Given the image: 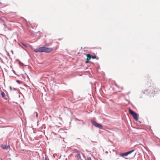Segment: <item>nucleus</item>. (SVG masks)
<instances>
[{"instance_id":"12","label":"nucleus","mask_w":160,"mask_h":160,"mask_svg":"<svg viewBox=\"0 0 160 160\" xmlns=\"http://www.w3.org/2000/svg\"><path fill=\"white\" fill-rule=\"evenodd\" d=\"M88 160H92L90 157H88Z\"/></svg>"},{"instance_id":"1","label":"nucleus","mask_w":160,"mask_h":160,"mask_svg":"<svg viewBox=\"0 0 160 160\" xmlns=\"http://www.w3.org/2000/svg\"><path fill=\"white\" fill-rule=\"evenodd\" d=\"M40 52H45L50 53L52 51L53 48H46L45 47H41L39 48Z\"/></svg>"},{"instance_id":"3","label":"nucleus","mask_w":160,"mask_h":160,"mask_svg":"<svg viewBox=\"0 0 160 160\" xmlns=\"http://www.w3.org/2000/svg\"><path fill=\"white\" fill-rule=\"evenodd\" d=\"M91 122L92 124L96 127L99 128L101 129L103 128V126L101 124L97 123L95 121L92 120Z\"/></svg>"},{"instance_id":"15","label":"nucleus","mask_w":160,"mask_h":160,"mask_svg":"<svg viewBox=\"0 0 160 160\" xmlns=\"http://www.w3.org/2000/svg\"><path fill=\"white\" fill-rule=\"evenodd\" d=\"M86 63H87V62H88V61H86Z\"/></svg>"},{"instance_id":"9","label":"nucleus","mask_w":160,"mask_h":160,"mask_svg":"<svg viewBox=\"0 0 160 160\" xmlns=\"http://www.w3.org/2000/svg\"><path fill=\"white\" fill-rule=\"evenodd\" d=\"M34 52H40V50H39V48H37L34 50Z\"/></svg>"},{"instance_id":"11","label":"nucleus","mask_w":160,"mask_h":160,"mask_svg":"<svg viewBox=\"0 0 160 160\" xmlns=\"http://www.w3.org/2000/svg\"><path fill=\"white\" fill-rule=\"evenodd\" d=\"M91 58H93V59H94V58H96V56H91Z\"/></svg>"},{"instance_id":"5","label":"nucleus","mask_w":160,"mask_h":160,"mask_svg":"<svg viewBox=\"0 0 160 160\" xmlns=\"http://www.w3.org/2000/svg\"><path fill=\"white\" fill-rule=\"evenodd\" d=\"M76 157L78 159H80L81 158L80 153H81L77 151L76 152Z\"/></svg>"},{"instance_id":"10","label":"nucleus","mask_w":160,"mask_h":160,"mask_svg":"<svg viewBox=\"0 0 160 160\" xmlns=\"http://www.w3.org/2000/svg\"><path fill=\"white\" fill-rule=\"evenodd\" d=\"M1 95L3 98H4L5 97V95L3 92H2L1 93Z\"/></svg>"},{"instance_id":"7","label":"nucleus","mask_w":160,"mask_h":160,"mask_svg":"<svg viewBox=\"0 0 160 160\" xmlns=\"http://www.w3.org/2000/svg\"><path fill=\"white\" fill-rule=\"evenodd\" d=\"M154 92L155 93H158L160 92V89H159L158 88H155L154 89Z\"/></svg>"},{"instance_id":"6","label":"nucleus","mask_w":160,"mask_h":160,"mask_svg":"<svg viewBox=\"0 0 160 160\" xmlns=\"http://www.w3.org/2000/svg\"><path fill=\"white\" fill-rule=\"evenodd\" d=\"M1 147L3 149H8L9 148V146L4 145H2Z\"/></svg>"},{"instance_id":"8","label":"nucleus","mask_w":160,"mask_h":160,"mask_svg":"<svg viewBox=\"0 0 160 160\" xmlns=\"http://www.w3.org/2000/svg\"><path fill=\"white\" fill-rule=\"evenodd\" d=\"M87 60H89L91 58L92 56H91V55L90 54H87Z\"/></svg>"},{"instance_id":"14","label":"nucleus","mask_w":160,"mask_h":160,"mask_svg":"<svg viewBox=\"0 0 160 160\" xmlns=\"http://www.w3.org/2000/svg\"><path fill=\"white\" fill-rule=\"evenodd\" d=\"M45 160H47V158H45Z\"/></svg>"},{"instance_id":"13","label":"nucleus","mask_w":160,"mask_h":160,"mask_svg":"<svg viewBox=\"0 0 160 160\" xmlns=\"http://www.w3.org/2000/svg\"><path fill=\"white\" fill-rule=\"evenodd\" d=\"M21 44L23 45V46H25V47H26L27 46L25 44H24V43H21Z\"/></svg>"},{"instance_id":"4","label":"nucleus","mask_w":160,"mask_h":160,"mask_svg":"<svg viewBox=\"0 0 160 160\" xmlns=\"http://www.w3.org/2000/svg\"><path fill=\"white\" fill-rule=\"evenodd\" d=\"M134 151V150H131V151H129L128 152L124 153H121L120 154V156L122 157H123L124 156H126L128 155Z\"/></svg>"},{"instance_id":"16","label":"nucleus","mask_w":160,"mask_h":160,"mask_svg":"<svg viewBox=\"0 0 160 160\" xmlns=\"http://www.w3.org/2000/svg\"><path fill=\"white\" fill-rule=\"evenodd\" d=\"M0 4H2V3H1V2H0Z\"/></svg>"},{"instance_id":"2","label":"nucleus","mask_w":160,"mask_h":160,"mask_svg":"<svg viewBox=\"0 0 160 160\" xmlns=\"http://www.w3.org/2000/svg\"><path fill=\"white\" fill-rule=\"evenodd\" d=\"M129 112L132 116L133 118L136 121H138V118L136 113L130 109L129 110Z\"/></svg>"}]
</instances>
